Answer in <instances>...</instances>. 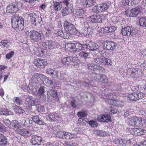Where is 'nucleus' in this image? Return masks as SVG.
Returning <instances> with one entry per match:
<instances>
[{
	"label": "nucleus",
	"mask_w": 146,
	"mask_h": 146,
	"mask_svg": "<svg viewBox=\"0 0 146 146\" xmlns=\"http://www.w3.org/2000/svg\"><path fill=\"white\" fill-rule=\"evenodd\" d=\"M24 19L22 17L17 15H13L11 19L12 27L14 28H18L19 29L23 30L24 27Z\"/></svg>",
	"instance_id": "obj_1"
},
{
	"label": "nucleus",
	"mask_w": 146,
	"mask_h": 146,
	"mask_svg": "<svg viewBox=\"0 0 146 146\" xmlns=\"http://www.w3.org/2000/svg\"><path fill=\"white\" fill-rule=\"evenodd\" d=\"M51 27L48 29L46 32V40L48 41V47L49 49H52L57 47V44L54 40H52V37L51 35Z\"/></svg>",
	"instance_id": "obj_2"
},
{
	"label": "nucleus",
	"mask_w": 146,
	"mask_h": 146,
	"mask_svg": "<svg viewBox=\"0 0 146 146\" xmlns=\"http://www.w3.org/2000/svg\"><path fill=\"white\" fill-rule=\"evenodd\" d=\"M28 17L30 18V21L35 26H37L38 24L41 23L42 21L41 17L39 15L35 13H31L28 12L27 13Z\"/></svg>",
	"instance_id": "obj_3"
},
{
	"label": "nucleus",
	"mask_w": 146,
	"mask_h": 146,
	"mask_svg": "<svg viewBox=\"0 0 146 146\" xmlns=\"http://www.w3.org/2000/svg\"><path fill=\"white\" fill-rule=\"evenodd\" d=\"M70 0H64L62 2L63 9L62 12L66 15H68L70 12L73 11V6L70 3Z\"/></svg>",
	"instance_id": "obj_4"
},
{
	"label": "nucleus",
	"mask_w": 146,
	"mask_h": 146,
	"mask_svg": "<svg viewBox=\"0 0 146 146\" xmlns=\"http://www.w3.org/2000/svg\"><path fill=\"white\" fill-rule=\"evenodd\" d=\"M121 33L123 35L130 36L135 35L137 33V30L132 26H127L122 29Z\"/></svg>",
	"instance_id": "obj_5"
},
{
	"label": "nucleus",
	"mask_w": 146,
	"mask_h": 146,
	"mask_svg": "<svg viewBox=\"0 0 146 146\" xmlns=\"http://www.w3.org/2000/svg\"><path fill=\"white\" fill-rule=\"evenodd\" d=\"M64 26L66 31L70 32V33L73 35L76 34L77 31L71 23L68 21L67 20L65 21L64 22Z\"/></svg>",
	"instance_id": "obj_6"
},
{
	"label": "nucleus",
	"mask_w": 146,
	"mask_h": 146,
	"mask_svg": "<svg viewBox=\"0 0 146 146\" xmlns=\"http://www.w3.org/2000/svg\"><path fill=\"white\" fill-rule=\"evenodd\" d=\"M21 5L20 3L16 2L10 4L7 8V11L10 13L17 12L19 9Z\"/></svg>",
	"instance_id": "obj_7"
},
{
	"label": "nucleus",
	"mask_w": 146,
	"mask_h": 146,
	"mask_svg": "<svg viewBox=\"0 0 146 146\" xmlns=\"http://www.w3.org/2000/svg\"><path fill=\"white\" fill-rule=\"evenodd\" d=\"M115 42L109 40L104 41L103 43V46L104 48L108 50L113 51L116 46Z\"/></svg>",
	"instance_id": "obj_8"
},
{
	"label": "nucleus",
	"mask_w": 146,
	"mask_h": 146,
	"mask_svg": "<svg viewBox=\"0 0 146 146\" xmlns=\"http://www.w3.org/2000/svg\"><path fill=\"white\" fill-rule=\"evenodd\" d=\"M141 122V118L132 117L129 119L127 124L130 126L140 127L142 125Z\"/></svg>",
	"instance_id": "obj_9"
},
{
	"label": "nucleus",
	"mask_w": 146,
	"mask_h": 146,
	"mask_svg": "<svg viewBox=\"0 0 146 146\" xmlns=\"http://www.w3.org/2000/svg\"><path fill=\"white\" fill-rule=\"evenodd\" d=\"M133 9L130 10L129 11H126V14L127 16L130 17H135L140 13L141 12V6L136 7Z\"/></svg>",
	"instance_id": "obj_10"
},
{
	"label": "nucleus",
	"mask_w": 146,
	"mask_h": 146,
	"mask_svg": "<svg viewBox=\"0 0 146 146\" xmlns=\"http://www.w3.org/2000/svg\"><path fill=\"white\" fill-rule=\"evenodd\" d=\"M105 17L102 15H92L88 18L89 20L92 23H102L104 21Z\"/></svg>",
	"instance_id": "obj_11"
},
{
	"label": "nucleus",
	"mask_w": 146,
	"mask_h": 146,
	"mask_svg": "<svg viewBox=\"0 0 146 146\" xmlns=\"http://www.w3.org/2000/svg\"><path fill=\"white\" fill-rule=\"evenodd\" d=\"M128 96V98L131 100L137 101L145 97V95L143 93L133 92L129 94Z\"/></svg>",
	"instance_id": "obj_12"
},
{
	"label": "nucleus",
	"mask_w": 146,
	"mask_h": 146,
	"mask_svg": "<svg viewBox=\"0 0 146 146\" xmlns=\"http://www.w3.org/2000/svg\"><path fill=\"white\" fill-rule=\"evenodd\" d=\"M30 38L34 41L38 42L41 39V34L37 31H32L29 32Z\"/></svg>",
	"instance_id": "obj_13"
},
{
	"label": "nucleus",
	"mask_w": 146,
	"mask_h": 146,
	"mask_svg": "<svg viewBox=\"0 0 146 146\" xmlns=\"http://www.w3.org/2000/svg\"><path fill=\"white\" fill-rule=\"evenodd\" d=\"M48 102H50L53 98L57 96V92L56 90H53L52 87H50V89H48L47 91Z\"/></svg>",
	"instance_id": "obj_14"
},
{
	"label": "nucleus",
	"mask_w": 146,
	"mask_h": 146,
	"mask_svg": "<svg viewBox=\"0 0 146 146\" xmlns=\"http://www.w3.org/2000/svg\"><path fill=\"white\" fill-rule=\"evenodd\" d=\"M84 46H85V48L92 51L95 50L98 48V44L92 41H89L84 44Z\"/></svg>",
	"instance_id": "obj_15"
},
{
	"label": "nucleus",
	"mask_w": 146,
	"mask_h": 146,
	"mask_svg": "<svg viewBox=\"0 0 146 146\" xmlns=\"http://www.w3.org/2000/svg\"><path fill=\"white\" fill-rule=\"evenodd\" d=\"M130 131L131 134L133 135L140 136L146 134V130L140 128H132Z\"/></svg>",
	"instance_id": "obj_16"
},
{
	"label": "nucleus",
	"mask_w": 146,
	"mask_h": 146,
	"mask_svg": "<svg viewBox=\"0 0 146 146\" xmlns=\"http://www.w3.org/2000/svg\"><path fill=\"white\" fill-rule=\"evenodd\" d=\"M15 132L23 136H29L31 134L30 131L23 128H20L15 130Z\"/></svg>",
	"instance_id": "obj_17"
},
{
	"label": "nucleus",
	"mask_w": 146,
	"mask_h": 146,
	"mask_svg": "<svg viewBox=\"0 0 146 146\" xmlns=\"http://www.w3.org/2000/svg\"><path fill=\"white\" fill-rule=\"evenodd\" d=\"M42 138L40 136L37 135H33L32 136V138L31 140V143L33 145H36L37 144L39 145L42 142Z\"/></svg>",
	"instance_id": "obj_18"
},
{
	"label": "nucleus",
	"mask_w": 146,
	"mask_h": 146,
	"mask_svg": "<svg viewBox=\"0 0 146 146\" xmlns=\"http://www.w3.org/2000/svg\"><path fill=\"white\" fill-rule=\"evenodd\" d=\"M87 66L88 69H90L92 70H99L101 73L104 70L103 67L93 63L88 64H87Z\"/></svg>",
	"instance_id": "obj_19"
},
{
	"label": "nucleus",
	"mask_w": 146,
	"mask_h": 146,
	"mask_svg": "<svg viewBox=\"0 0 146 146\" xmlns=\"http://www.w3.org/2000/svg\"><path fill=\"white\" fill-rule=\"evenodd\" d=\"M141 1V0H125L126 4L134 7L141 6L140 4Z\"/></svg>",
	"instance_id": "obj_20"
},
{
	"label": "nucleus",
	"mask_w": 146,
	"mask_h": 146,
	"mask_svg": "<svg viewBox=\"0 0 146 146\" xmlns=\"http://www.w3.org/2000/svg\"><path fill=\"white\" fill-rule=\"evenodd\" d=\"M36 100V99L35 98L32 96H29L26 98L25 102L26 104H27L29 106H36L38 104Z\"/></svg>",
	"instance_id": "obj_21"
},
{
	"label": "nucleus",
	"mask_w": 146,
	"mask_h": 146,
	"mask_svg": "<svg viewBox=\"0 0 146 146\" xmlns=\"http://www.w3.org/2000/svg\"><path fill=\"white\" fill-rule=\"evenodd\" d=\"M44 89L45 88H44V87L41 86L37 92V96L40 100L43 101H45L46 100V96L44 94L45 92Z\"/></svg>",
	"instance_id": "obj_22"
},
{
	"label": "nucleus",
	"mask_w": 146,
	"mask_h": 146,
	"mask_svg": "<svg viewBox=\"0 0 146 146\" xmlns=\"http://www.w3.org/2000/svg\"><path fill=\"white\" fill-rule=\"evenodd\" d=\"M48 117L50 120L51 121L60 122L62 120L61 118L56 113H51L49 114Z\"/></svg>",
	"instance_id": "obj_23"
},
{
	"label": "nucleus",
	"mask_w": 146,
	"mask_h": 146,
	"mask_svg": "<svg viewBox=\"0 0 146 146\" xmlns=\"http://www.w3.org/2000/svg\"><path fill=\"white\" fill-rule=\"evenodd\" d=\"M111 117L108 115H101L98 117V120L101 122H108L111 121Z\"/></svg>",
	"instance_id": "obj_24"
},
{
	"label": "nucleus",
	"mask_w": 146,
	"mask_h": 146,
	"mask_svg": "<svg viewBox=\"0 0 146 146\" xmlns=\"http://www.w3.org/2000/svg\"><path fill=\"white\" fill-rule=\"evenodd\" d=\"M116 143H119L122 146H127L131 144L130 140L125 139H117L115 141Z\"/></svg>",
	"instance_id": "obj_25"
},
{
	"label": "nucleus",
	"mask_w": 146,
	"mask_h": 146,
	"mask_svg": "<svg viewBox=\"0 0 146 146\" xmlns=\"http://www.w3.org/2000/svg\"><path fill=\"white\" fill-rule=\"evenodd\" d=\"M96 0H83L82 2L83 6L86 7H90L96 3Z\"/></svg>",
	"instance_id": "obj_26"
},
{
	"label": "nucleus",
	"mask_w": 146,
	"mask_h": 146,
	"mask_svg": "<svg viewBox=\"0 0 146 146\" xmlns=\"http://www.w3.org/2000/svg\"><path fill=\"white\" fill-rule=\"evenodd\" d=\"M8 142V139L3 134H0V145H6Z\"/></svg>",
	"instance_id": "obj_27"
},
{
	"label": "nucleus",
	"mask_w": 146,
	"mask_h": 146,
	"mask_svg": "<svg viewBox=\"0 0 146 146\" xmlns=\"http://www.w3.org/2000/svg\"><path fill=\"white\" fill-rule=\"evenodd\" d=\"M32 121L30 120L29 119L25 117L23 118L21 121V123L22 125L26 127L32 126L31 122L32 123Z\"/></svg>",
	"instance_id": "obj_28"
},
{
	"label": "nucleus",
	"mask_w": 146,
	"mask_h": 146,
	"mask_svg": "<svg viewBox=\"0 0 146 146\" xmlns=\"http://www.w3.org/2000/svg\"><path fill=\"white\" fill-rule=\"evenodd\" d=\"M44 61V60H41L38 58H36L34 60L33 63L37 67L43 66L44 68L45 63Z\"/></svg>",
	"instance_id": "obj_29"
},
{
	"label": "nucleus",
	"mask_w": 146,
	"mask_h": 146,
	"mask_svg": "<svg viewBox=\"0 0 146 146\" xmlns=\"http://www.w3.org/2000/svg\"><path fill=\"white\" fill-rule=\"evenodd\" d=\"M12 107L13 109L16 113H19L20 114H23L25 112L24 110L22 109L20 107L17 106L15 104H13Z\"/></svg>",
	"instance_id": "obj_30"
},
{
	"label": "nucleus",
	"mask_w": 146,
	"mask_h": 146,
	"mask_svg": "<svg viewBox=\"0 0 146 146\" xmlns=\"http://www.w3.org/2000/svg\"><path fill=\"white\" fill-rule=\"evenodd\" d=\"M116 29V28L115 27L109 26L105 27L103 31L106 33H113Z\"/></svg>",
	"instance_id": "obj_31"
},
{
	"label": "nucleus",
	"mask_w": 146,
	"mask_h": 146,
	"mask_svg": "<svg viewBox=\"0 0 146 146\" xmlns=\"http://www.w3.org/2000/svg\"><path fill=\"white\" fill-rule=\"evenodd\" d=\"M88 28L87 27H84L81 29L79 32V36L80 37L87 36L88 34Z\"/></svg>",
	"instance_id": "obj_32"
},
{
	"label": "nucleus",
	"mask_w": 146,
	"mask_h": 146,
	"mask_svg": "<svg viewBox=\"0 0 146 146\" xmlns=\"http://www.w3.org/2000/svg\"><path fill=\"white\" fill-rule=\"evenodd\" d=\"M73 60L72 56L65 57L62 59V62L64 64H71V61Z\"/></svg>",
	"instance_id": "obj_33"
},
{
	"label": "nucleus",
	"mask_w": 146,
	"mask_h": 146,
	"mask_svg": "<svg viewBox=\"0 0 146 146\" xmlns=\"http://www.w3.org/2000/svg\"><path fill=\"white\" fill-rule=\"evenodd\" d=\"M0 114L5 115H13V113L10 110L4 108H2L0 109Z\"/></svg>",
	"instance_id": "obj_34"
},
{
	"label": "nucleus",
	"mask_w": 146,
	"mask_h": 146,
	"mask_svg": "<svg viewBox=\"0 0 146 146\" xmlns=\"http://www.w3.org/2000/svg\"><path fill=\"white\" fill-rule=\"evenodd\" d=\"M20 126V124L19 122L16 120H13L11 122L10 127L14 129L15 131V130L19 129Z\"/></svg>",
	"instance_id": "obj_35"
},
{
	"label": "nucleus",
	"mask_w": 146,
	"mask_h": 146,
	"mask_svg": "<svg viewBox=\"0 0 146 146\" xmlns=\"http://www.w3.org/2000/svg\"><path fill=\"white\" fill-rule=\"evenodd\" d=\"M41 75H39L38 73L34 74L32 75V80L34 81V83H38L39 81L40 80V78Z\"/></svg>",
	"instance_id": "obj_36"
},
{
	"label": "nucleus",
	"mask_w": 146,
	"mask_h": 146,
	"mask_svg": "<svg viewBox=\"0 0 146 146\" xmlns=\"http://www.w3.org/2000/svg\"><path fill=\"white\" fill-rule=\"evenodd\" d=\"M76 136L75 134L72 133L68 132L65 131L64 139H72Z\"/></svg>",
	"instance_id": "obj_37"
},
{
	"label": "nucleus",
	"mask_w": 146,
	"mask_h": 146,
	"mask_svg": "<svg viewBox=\"0 0 146 146\" xmlns=\"http://www.w3.org/2000/svg\"><path fill=\"white\" fill-rule=\"evenodd\" d=\"M12 137V139L17 141L19 143H21L22 144H25V141L23 142V140L24 139L23 138H22L21 136L20 135H19L17 134H16V135H14L13 137Z\"/></svg>",
	"instance_id": "obj_38"
},
{
	"label": "nucleus",
	"mask_w": 146,
	"mask_h": 146,
	"mask_svg": "<svg viewBox=\"0 0 146 146\" xmlns=\"http://www.w3.org/2000/svg\"><path fill=\"white\" fill-rule=\"evenodd\" d=\"M32 119L34 122L38 123L40 125L44 124V122L40 120L38 115L33 116L32 117Z\"/></svg>",
	"instance_id": "obj_39"
},
{
	"label": "nucleus",
	"mask_w": 146,
	"mask_h": 146,
	"mask_svg": "<svg viewBox=\"0 0 146 146\" xmlns=\"http://www.w3.org/2000/svg\"><path fill=\"white\" fill-rule=\"evenodd\" d=\"M90 54L84 51H81L79 53V55L81 58L86 59L90 58Z\"/></svg>",
	"instance_id": "obj_40"
},
{
	"label": "nucleus",
	"mask_w": 146,
	"mask_h": 146,
	"mask_svg": "<svg viewBox=\"0 0 146 146\" xmlns=\"http://www.w3.org/2000/svg\"><path fill=\"white\" fill-rule=\"evenodd\" d=\"M97 77L99 78V81L104 83L108 82V79L104 75H98Z\"/></svg>",
	"instance_id": "obj_41"
},
{
	"label": "nucleus",
	"mask_w": 146,
	"mask_h": 146,
	"mask_svg": "<svg viewBox=\"0 0 146 146\" xmlns=\"http://www.w3.org/2000/svg\"><path fill=\"white\" fill-rule=\"evenodd\" d=\"M53 6L54 10L56 11H58L60 10L62 7V5L61 3L56 2L54 3Z\"/></svg>",
	"instance_id": "obj_42"
},
{
	"label": "nucleus",
	"mask_w": 146,
	"mask_h": 146,
	"mask_svg": "<svg viewBox=\"0 0 146 146\" xmlns=\"http://www.w3.org/2000/svg\"><path fill=\"white\" fill-rule=\"evenodd\" d=\"M13 100L14 103L18 105H20L23 104V101L21 97H14Z\"/></svg>",
	"instance_id": "obj_43"
},
{
	"label": "nucleus",
	"mask_w": 146,
	"mask_h": 146,
	"mask_svg": "<svg viewBox=\"0 0 146 146\" xmlns=\"http://www.w3.org/2000/svg\"><path fill=\"white\" fill-rule=\"evenodd\" d=\"M11 44V43L7 40H2L0 42V46L8 48Z\"/></svg>",
	"instance_id": "obj_44"
},
{
	"label": "nucleus",
	"mask_w": 146,
	"mask_h": 146,
	"mask_svg": "<svg viewBox=\"0 0 146 146\" xmlns=\"http://www.w3.org/2000/svg\"><path fill=\"white\" fill-rule=\"evenodd\" d=\"M139 23L141 26L146 27V17H142L139 20Z\"/></svg>",
	"instance_id": "obj_45"
},
{
	"label": "nucleus",
	"mask_w": 146,
	"mask_h": 146,
	"mask_svg": "<svg viewBox=\"0 0 146 146\" xmlns=\"http://www.w3.org/2000/svg\"><path fill=\"white\" fill-rule=\"evenodd\" d=\"M84 11L82 9H78L76 10V15L78 18L83 17L84 15Z\"/></svg>",
	"instance_id": "obj_46"
},
{
	"label": "nucleus",
	"mask_w": 146,
	"mask_h": 146,
	"mask_svg": "<svg viewBox=\"0 0 146 146\" xmlns=\"http://www.w3.org/2000/svg\"><path fill=\"white\" fill-rule=\"evenodd\" d=\"M100 8L101 9V12L106 11L108 9L109 5H108L107 3H104L99 5Z\"/></svg>",
	"instance_id": "obj_47"
},
{
	"label": "nucleus",
	"mask_w": 146,
	"mask_h": 146,
	"mask_svg": "<svg viewBox=\"0 0 146 146\" xmlns=\"http://www.w3.org/2000/svg\"><path fill=\"white\" fill-rule=\"evenodd\" d=\"M65 131H59L56 132L55 133V135L58 138H62L64 139V137Z\"/></svg>",
	"instance_id": "obj_48"
},
{
	"label": "nucleus",
	"mask_w": 146,
	"mask_h": 146,
	"mask_svg": "<svg viewBox=\"0 0 146 146\" xmlns=\"http://www.w3.org/2000/svg\"><path fill=\"white\" fill-rule=\"evenodd\" d=\"M84 44H82L80 43H77L75 45V47L77 50H84L85 48V46H84Z\"/></svg>",
	"instance_id": "obj_49"
},
{
	"label": "nucleus",
	"mask_w": 146,
	"mask_h": 146,
	"mask_svg": "<svg viewBox=\"0 0 146 146\" xmlns=\"http://www.w3.org/2000/svg\"><path fill=\"white\" fill-rule=\"evenodd\" d=\"M102 63L106 65H111L112 64L111 60L108 58H102Z\"/></svg>",
	"instance_id": "obj_50"
},
{
	"label": "nucleus",
	"mask_w": 146,
	"mask_h": 146,
	"mask_svg": "<svg viewBox=\"0 0 146 146\" xmlns=\"http://www.w3.org/2000/svg\"><path fill=\"white\" fill-rule=\"evenodd\" d=\"M71 35L72 34L70 33V32L66 31L64 32L62 37L65 39H69L71 38Z\"/></svg>",
	"instance_id": "obj_51"
},
{
	"label": "nucleus",
	"mask_w": 146,
	"mask_h": 146,
	"mask_svg": "<svg viewBox=\"0 0 146 146\" xmlns=\"http://www.w3.org/2000/svg\"><path fill=\"white\" fill-rule=\"evenodd\" d=\"M46 73L50 75V76H52L54 75H55L56 74V72L51 69H49L46 70Z\"/></svg>",
	"instance_id": "obj_52"
},
{
	"label": "nucleus",
	"mask_w": 146,
	"mask_h": 146,
	"mask_svg": "<svg viewBox=\"0 0 146 146\" xmlns=\"http://www.w3.org/2000/svg\"><path fill=\"white\" fill-rule=\"evenodd\" d=\"M118 99H109L108 100V102L111 105L116 106V104L117 103Z\"/></svg>",
	"instance_id": "obj_53"
},
{
	"label": "nucleus",
	"mask_w": 146,
	"mask_h": 146,
	"mask_svg": "<svg viewBox=\"0 0 146 146\" xmlns=\"http://www.w3.org/2000/svg\"><path fill=\"white\" fill-rule=\"evenodd\" d=\"M93 12L95 13H98L100 12H102L101 9L99 5L95 6L93 9Z\"/></svg>",
	"instance_id": "obj_54"
},
{
	"label": "nucleus",
	"mask_w": 146,
	"mask_h": 146,
	"mask_svg": "<svg viewBox=\"0 0 146 146\" xmlns=\"http://www.w3.org/2000/svg\"><path fill=\"white\" fill-rule=\"evenodd\" d=\"M96 134L100 136H105L106 135V132L105 131L97 130L96 131Z\"/></svg>",
	"instance_id": "obj_55"
},
{
	"label": "nucleus",
	"mask_w": 146,
	"mask_h": 146,
	"mask_svg": "<svg viewBox=\"0 0 146 146\" xmlns=\"http://www.w3.org/2000/svg\"><path fill=\"white\" fill-rule=\"evenodd\" d=\"M77 115L78 117H86L87 115V114L84 111H81L78 112Z\"/></svg>",
	"instance_id": "obj_56"
},
{
	"label": "nucleus",
	"mask_w": 146,
	"mask_h": 146,
	"mask_svg": "<svg viewBox=\"0 0 146 146\" xmlns=\"http://www.w3.org/2000/svg\"><path fill=\"white\" fill-rule=\"evenodd\" d=\"M89 124L92 127H95L98 126V123L95 121L90 120L89 121Z\"/></svg>",
	"instance_id": "obj_57"
},
{
	"label": "nucleus",
	"mask_w": 146,
	"mask_h": 146,
	"mask_svg": "<svg viewBox=\"0 0 146 146\" xmlns=\"http://www.w3.org/2000/svg\"><path fill=\"white\" fill-rule=\"evenodd\" d=\"M102 58H96L94 59V61L98 64H100L102 62Z\"/></svg>",
	"instance_id": "obj_58"
},
{
	"label": "nucleus",
	"mask_w": 146,
	"mask_h": 146,
	"mask_svg": "<svg viewBox=\"0 0 146 146\" xmlns=\"http://www.w3.org/2000/svg\"><path fill=\"white\" fill-rule=\"evenodd\" d=\"M14 52L13 51H11L9 53H8L6 55V58L7 59H10L14 55Z\"/></svg>",
	"instance_id": "obj_59"
},
{
	"label": "nucleus",
	"mask_w": 146,
	"mask_h": 146,
	"mask_svg": "<svg viewBox=\"0 0 146 146\" xmlns=\"http://www.w3.org/2000/svg\"><path fill=\"white\" fill-rule=\"evenodd\" d=\"M6 130V127L1 123L0 124V131L4 132Z\"/></svg>",
	"instance_id": "obj_60"
},
{
	"label": "nucleus",
	"mask_w": 146,
	"mask_h": 146,
	"mask_svg": "<svg viewBox=\"0 0 146 146\" xmlns=\"http://www.w3.org/2000/svg\"><path fill=\"white\" fill-rule=\"evenodd\" d=\"M3 123L9 127L10 126V125H11V122L9 119H5Z\"/></svg>",
	"instance_id": "obj_61"
},
{
	"label": "nucleus",
	"mask_w": 146,
	"mask_h": 146,
	"mask_svg": "<svg viewBox=\"0 0 146 146\" xmlns=\"http://www.w3.org/2000/svg\"><path fill=\"white\" fill-rule=\"evenodd\" d=\"M122 101L120 100L119 99H118L117 103L116 104V106L117 107H121L122 105Z\"/></svg>",
	"instance_id": "obj_62"
},
{
	"label": "nucleus",
	"mask_w": 146,
	"mask_h": 146,
	"mask_svg": "<svg viewBox=\"0 0 146 146\" xmlns=\"http://www.w3.org/2000/svg\"><path fill=\"white\" fill-rule=\"evenodd\" d=\"M79 120L81 121L82 123H84L86 122L89 123L88 120L87 118H85L83 119L82 118H81L79 119Z\"/></svg>",
	"instance_id": "obj_63"
},
{
	"label": "nucleus",
	"mask_w": 146,
	"mask_h": 146,
	"mask_svg": "<svg viewBox=\"0 0 146 146\" xmlns=\"http://www.w3.org/2000/svg\"><path fill=\"white\" fill-rule=\"evenodd\" d=\"M110 112L111 114H115L117 112V110L115 108H112L110 110Z\"/></svg>",
	"instance_id": "obj_64"
}]
</instances>
